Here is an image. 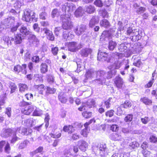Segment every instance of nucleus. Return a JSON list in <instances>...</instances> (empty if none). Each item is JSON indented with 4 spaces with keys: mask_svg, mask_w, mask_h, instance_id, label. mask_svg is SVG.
<instances>
[{
    "mask_svg": "<svg viewBox=\"0 0 157 157\" xmlns=\"http://www.w3.org/2000/svg\"><path fill=\"white\" fill-rule=\"evenodd\" d=\"M133 58H134L133 65L137 67L140 68L143 64L140 57L135 56L133 57Z\"/></svg>",
    "mask_w": 157,
    "mask_h": 157,
    "instance_id": "nucleus-17",
    "label": "nucleus"
},
{
    "mask_svg": "<svg viewBox=\"0 0 157 157\" xmlns=\"http://www.w3.org/2000/svg\"><path fill=\"white\" fill-rule=\"evenodd\" d=\"M44 150V148L42 146H40L35 150L33 151L32 153L33 155H35L38 153H42Z\"/></svg>",
    "mask_w": 157,
    "mask_h": 157,
    "instance_id": "nucleus-38",
    "label": "nucleus"
},
{
    "mask_svg": "<svg viewBox=\"0 0 157 157\" xmlns=\"http://www.w3.org/2000/svg\"><path fill=\"white\" fill-rule=\"evenodd\" d=\"M132 105L131 102L128 100H126L121 105V106L124 109H128L130 108Z\"/></svg>",
    "mask_w": 157,
    "mask_h": 157,
    "instance_id": "nucleus-31",
    "label": "nucleus"
},
{
    "mask_svg": "<svg viewBox=\"0 0 157 157\" xmlns=\"http://www.w3.org/2000/svg\"><path fill=\"white\" fill-rule=\"evenodd\" d=\"M59 48L57 47H53L51 48V52L54 56H56L59 52Z\"/></svg>",
    "mask_w": 157,
    "mask_h": 157,
    "instance_id": "nucleus-49",
    "label": "nucleus"
},
{
    "mask_svg": "<svg viewBox=\"0 0 157 157\" xmlns=\"http://www.w3.org/2000/svg\"><path fill=\"white\" fill-rule=\"evenodd\" d=\"M35 81L36 82H43L44 80L43 77L39 74H36L34 75Z\"/></svg>",
    "mask_w": 157,
    "mask_h": 157,
    "instance_id": "nucleus-42",
    "label": "nucleus"
},
{
    "mask_svg": "<svg viewBox=\"0 0 157 157\" xmlns=\"http://www.w3.org/2000/svg\"><path fill=\"white\" fill-rule=\"evenodd\" d=\"M58 98L59 100L62 103H65L67 101L68 99L64 92L60 93L59 94Z\"/></svg>",
    "mask_w": 157,
    "mask_h": 157,
    "instance_id": "nucleus-20",
    "label": "nucleus"
},
{
    "mask_svg": "<svg viewBox=\"0 0 157 157\" xmlns=\"http://www.w3.org/2000/svg\"><path fill=\"white\" fill-rule=\"evenodd\" d=\"M82 10L80 8H78L75 11V16L77 17H78L79 16L82 15Z\"/></svg>",
    "mask_w": 157,
    "mask_h": 157,
    "instance_id": "nucleus-50",
    "label": "nucleus"
},
{
    "mask_svg": "<svg viewBox=\"0 0 157 157\" xmlns=\"http://www.w3.org/2000/svg\"><path fill=\"white\" fill-rule=\"evenodd\" d=\"M35 88L36 89L40 94L43 95L44 94L45 90H46V86L43 84L36 85L34 86Z\"/></svg>",
    "mask_w": 157,
    "mask_h": 157,
    "instance_id": "nucleus-14",
    "label": "nucleus"
},
{
    "mask_svg": "<svg viewBox=\"0 0 157 157\" xmlns=\"http://www.w3.org/2000/svg\"><path fill=\"white\" fill-rule=\"evenodd\" d=\"M108 56V53L99 50L98 54V59L99 61L105 60Z\"/></svg>",
    "mask_w": 157,
    "mask_h": 157,
    "instance_id": "nucleus-12",
    "label": "nucleus"
},
{
    "mask_svg": "<svg viewBox=\"0 0 157 157\" xmlns=\"http://www.w3.org/2000/svg\"><path fill=\"white\" fill-rule=\"evenodd\" d=\"M133 119V115L132 114H128L124 117V120L126 122H131Z\"/></svg>",
    "mask_w": 157,
    "mask_h": 157,
    "instance_id": "nucleus-45",
    "label": "nucleus"
},
{
    "mask_svg": "<svg viewBox=\"0 0 157 157\" xmlns=\"http://www.w3.org/2000/svg\"><path fill=\"white\" fill-rule=\"evenodd\" d=\"M136 31V29H133L132 27H129L127 28L125 34L127 36L130 37Z\"/></svg>",
    "mask_w": 157,
    "mask_h": 157,
    "instance_id": "nucleus-32",
    "label": "nucleus"
},
{
    "mask_svg": "<svg viewBox=\"0 0 157 157\" xmlns=\"http://www.w3.org/2000/svg\"><path fill=\"white\" fill-rule=\"evenodd\" d=\"M140 35L138 31H136L131 36L129 37L131 40L133 42L138 41L140 39Z\"/></svg>",
    "mask_w": 157,
    "mask_h": 157,
    "instance_id": "nucleus-25",
    "label": "nucleus"
},
{
    "mask_svg": "<svg viewBox=\"0 0 157 157\" xmlns=\"http://www.w3.org/2000/svg\"><path fill=\"white\" fill-rule=\"evenodd\" d=\"M114 112L113 109L108 110L105 113V115L107 117H112L114 115Z\"/></svg>",
    "mask_w": 157,
    "mask_h": 157,
    "instance_id": "nucleus-47",
    "label": "nucleus"
},
{
    "mask_svg": "<svg viewBox=\"0 0 157 157\" xmlns=\"http://www.w3.org/2000/svg\"><path fill=\"white\" fill-rule=\"evenodd\" d=\"M78 147L79 149L82 152L86 151L88 146V143L84 140H80L78 142Z\"/></svg>",
    "mask_w": 157,
    "mask_h": 157,
    "instance_id": "nucleus-7",
    "label": "nucleus"
},
{
    "mask_svg": "<svg viewBox=\"0 0 157 157\" xmlns=\"http://www.w3.org/2000/svg\"><path fill=\"white\" fill-rule=\"evenodd\" d=\"M140 146L139 143L136 141H133L129 144V146L132 149H134L139 147Z\"/></svg>",
    "mask_w": 157,
    "mask_h": 157,
    "instance_id": "nucleus-37",
    "label": "nucleus"
},
{
    "mask_svg": "<svg viewBox=\"0 0 157 157\" xmlns=\"http://www.w3.org/2000/svg\"><path fill=\"white\" fill-rule=\"evenodd\" d=\"M19 31L21 34L25 36L30 35V34L32 33V32L28 29L27 27L25 26L21 27L19 29Z\"/></svg>",
    "mask_w": 157,
    "mask_h": 157,
    "instance_id": "nucleus-19",
    "label": "nucleus"
},
{
    "mask_svg": "<svg viewBox=\"0 0 157 157\" xmlns=\"http://www.w3.org/2000/svg\"><path fill=\"white\" fill-rule=\"evenodd\" d=\"M51 63V61L49 59H46L45 62L42 63L40 65V71L41 73H46L48 71V65Z\"/></svg>",
    "mask_w": 157,
    "mask_h": 157,
    "instance_id": "nucleus-6",
    "label": "nucleus"
},
{
    "mask_svg": "<svg viewBox=\"0 0 157 157\" xmlns=\"http://www.w3.org/2000/svg\"><path fill=\"white\" fill-rule=\"evenodd\" d=\"M36 13L33 11L29 10L25 11L22 16V20L27 22L31 21L33 22L37 21V18L36 17Z\"/></svg>",
    "mask_w": 157,
    "mask_h": 157,
    "instance_id": "nucleus-1",
    "label": "nucleus"
},
{
    "mask_svg": "<svg viewBox=\"0 0 157 157\" xmlns=\"http://www.w3.org/2000/svg\"><path fill=\"white\" fill-rule=\"evenodd\" d=\"M141 121L143 124H146L150 121V119L148 117H145L144 118H141Z\"/></svg>",
    "mask_w": 157,
    "mask_h": 157,
    "instance_id": "nucleus-58",
    "label": "nucleus"
},
{
    "mask_svg": "<svg viewBox=\"0 0 157 157\" xmlns=\"http://www.w3.org/2000/svg\"><path fill=\"white\" fill-rule=\"evenodd\" d=\"M121 62L118 60L115 61L113 64V66L115 69H119L121 66Z\"/></svg>",
    "mask_w": 157,
    "mask_h": 157,
    "instance_id": "nucleus-39",
    "label": "nucleus"
},
{
    "mask_svg": "<svg viewBox=\"0 0 157 157\" xmlns=\"http://www.w3.org/2000/svg\"><path fill=\"white\" fill-rule=\"evenodd\" d=\"M42 113L40 110L37 109H35L33 113V116H40L41 115Z\"/></svg>",
    "mask_w": 157,
    "mask_h": 157,
    "instance_id": "nucleus-62",
    "label": "nucleus"
},
{
    "mask_svg": "<svg viewBox=\"0 0 157 157\" xmlns=\"http://www.w3.org/2000/svg\"><path fill=\"white\" fill-rule=\"evenodd\" d=\"M82 114L83 117L86 119L89 118L92 116V112H91L84 111L82 113Z\"/></svg>",
    "mask_w": 157,
    "mask_h": 157,
    "instance_id": "nucleus-34",
    "label": "nucleus"
},
{
    "mask_svg": "<svg viewBox=\"0 0 157 157\" xmlns=\"http://www.w3.org/2000/svg\"><path fill=\"white\" fill-rule=\"evenodd\" d=\"M100 25L101 27H103L105 28H108L111 26L109 22L106 19L101 20L100 21Z\"/></svg>",
    "mask_w": 157,
    "mask_h": 157,
    "instance_id": "nucleus-22",
    "label": "nucleus"
},
{
    "mask_svg": "<svg viewBox=\"0 0 157 157\" xmlns=\"http://www.w3.org/2000/svg\"><path fill=\"white\" fill-rule=\"evenodd\" d=\"M88 133L89 132L88 131V129L86 128H84L82 130L81 134L83 137H86Z\"/></svg>",
    "mask_w": 157,
    "mask_h": 157,
    "instance_id": "nucleus-54",
    "label": "nucleus"
},
{
    "mask_svg": "<svg viewBox=\"0 0 157 157\" xmlns=\"http://www.w3.org/2000/svg\"><path fill=\"white\" fill-rule=\"evenodd\" d=\"M102 35L105 37H107L108 38L112 37V34L109 33V30H104L102 33Z\"/></svg>",
    "mask_w": 157,
    "mask_h": 157,
    "instance_id": "nucleus-43",
    "label": "nucleus"
},
{
    "mask_svg": "<svg viewBox=\"0 0 157 157\" xmlns=\"http://www.w3.org/2000/svg\"><path fill=\"white\" fill-rule=\"evenodd\" d=\"M23 38L21 33H17L14 36V37L12 38L11 40L14 41V44H20L22 43Z\"/></svg>",
    "mask_w": 157,
    "mask_h": 157,
    "instance_id": "nucleus-11",
    "label": "nucleus"
},
{
    "mask_svg": "<svg viewBox=\"0 0 157 157\" xmlns=\"http://www.w3.org/2000/svg\"><path fill=\"white\" fill-rule=\"evenodd\" d=\"M74 36H75L72 32L65 31L63 32L62 37L65 41L71 40L74 38Z\"/></svg>",
    "mask_w": 157,
    "mask_h": 157,
    "instance_id": "nucleus-8",
    "label": "nucleus"
},
{
    "mask_svg": "<svg viewBox=\"0 0 157 157\" xmlns=\"http://www.w3.org/2000/svg\"><path fill=\"white\" fill-rule=\"evenodd\" d=\"M2 40L4 41V44L8 46L12 44L11 39H10L8 36H5L2 37Z\"/></svg>",
    "mask_w": 157,
    "mask_h": 157,
    "instance_id": "nucleus-30",
    "label": "nucleus"
},
{
    "mask_svg": "<svg viewBox=\"0 0 157 157\" xmlns=\"http://www.w3.org/2000/svg\"><path fill=\"white\" fill-rule=\"evenodd\" d=\"M63 131L65 132H67L68 134H71L75 130L74 127L71 125H66L63 126Z\"/></svg>",
    "mask_w": 157,
    "mask_h": 157,
    "instance_id": "nucleus-16",
    "label": "nucleus"
},
{
    "mask_svg": "<svg viewBox=\"0 0 157 157\" xmlns=\"http://www.w3.org/2000/svg\"><path fill=\"white\" fill-rule=\"evenodd\" d=\"M112 98H109L108 99L104 102V104L107 109H109L110 107V102Z\"/></svg>",
    "mask_w": 157,
    "mask_h": 157,
    "instance_id": "nucleus-61",
    "label": "nucleus"
},
{
    "mask_svg": "<svg viewBox=\"0 0 157 157\" xmlns=\"http://www.w3.org/2000/svg\"><path fill=\"white\" fill-rule=\"evenodd\" d=\"M119 127L116 124H112L110 126V129L113 132H117L119 130Z\"/></svg>",
    "mask_w": 157,
    "mask_h": 157,
    "instance_id": "nucleus-44",
    "label": "nucleus"
},
{
    "mask_svg": "<svg viewBox=\"0 0 157 157\" xmlns=\"http://www.w3.org/2000/svg\"><path fill=\"white\" fill-rule=\"evenodd\" d=\"M86 29V26L85 25L82 24L77 27L74 29V32L78 36L80 35L85 32Z\"/></svg>",
    "mask_w": 157,
    "mask_h": 157,
    "instance_id": "nucleus-9",
    "label": "nucleus"
},
{
    "mask_svg": "<svg viewBox=\"0 0 157 157\" xmlns=\"http://www.w3.org/2000/svg\"><path fill=\"white\" fill-rule=\"evenodd\" d=\"M30 104L29 102L23 100L19 103V106L21 107H25L26 106H27L28 105H30Z\"/></svg>",
    "mask_w": 157,
    "mask_h": 157,
    "instance_id": "nucleus-60",
    "label": "nucleus"
},
{
    "mask_svg": "<svg viewBox=\"0 0 157 157\" xmlns=\"http://www.w3.org/2000/svg\"><path fill=\"white\" fill-rule=\"evenodd\" d=\"M141 152L144 157H149L151 154V152L147 150H142Z\"/></svg>",
    "mask_w": 157,
    "mask_h": 157,
    "instance_id": "nucleus-51",
    "label": "nucleus"
},
{
    "mask_svg": "<svg viewBox=\"0 0 157 157\" xmlns=\"http://www.w3.org/2000/svg\"><path fill=\"white\" fill-rule=\"evenodd\" d=\"M95 8L93 6L90 5L87 6L86 9V11L89 13H91L94 12Z\"/></svg>",
    "mask_w": 157,
    "mask_h": 157,
    "instance_id": "nucleus-40",
    "label": "nucleus"
},
{
    "mask_svg": "<svg viewBox=\"0 0 157 157\" xmlns=\"http://www.w3.org/2000/svg\"><path fill=\"white\" fill-rule=\"evenodd\" d=\"M28 37L29 41L31 44H37L39 42V40L36 37V36L34 35L30 34V35H29Z\"/></svg>",
    "mask_w": 157,
    "mask_h": 157,
    "instance_id": "nucleus-18",
    "label": "nucleus"
},
{
    "mask_svg": "<svg viewBox=\"0 0 157 157\" xmlns=\"http://www.w3.org/2000/svg\"><path fill=\"white\" fill-rule=\"evenodd\" d=\"M47 82L50 84H52L55 82L54 78L53 76L51 74H47L46 75Z\"/></svg>",
    "mask_w": 157,
    "mask_h": 157,
    "instance_id": "nucleus-33",
    "label": "nucleus"
},
{
    "mask_svg": "<svg viewBox=\"0 0 157 157\" xmlns=\"http://www.w3.org/2000/svg\"><path fill=\"white\" fill-rule=\"evenodd\" d=\"M73 27V25L71 21L67 20L63 22L62 25V28L66 30H70Z\"/></svg>",
    "mask_w": 157,
    "mask_h": 157,
    "instance_id": "nucleus-13",
    "label": "nucleus"
},
{
    "mask_svg": "<svg viewBox=\"0 0 157 157\" xmlns=\"http://www.w3.org/2000/svg\"><path fill=\"white\" fill-rule=\"evenodd\" d=\"M81 54L83 56H87L88 55V50L85 49H82L81 51Z\"/></svg>",
    "mask_w": 157,
    "mask_h": 157,
    "instance_id": "nucleus-63",
    "label": "nucleus"
},
{
    "mask_svg": "<svg viewBox=\"0 0 157 157\" xmlns=\"http://www.w3.org/2000/svg\"><path fill=\"white\" fill-rule=\"evenodd\" d=\"M59 12L58 9L56 8L53 9L52 12V16L53 18L55 17L57 14H59Z\"/></svg>",
    "mask_w": 157,
    "mask_h": 157,
    "instance_id": "nucleus-59",
    "label": "nucleus"
},
{
    "mask_svg": "<svg viewBox=\"0 0 157 157\" xmlns=\"http://www.w3.org/2000/svg\"><path fill=\"white\" fill-rule=\"evenodd\" d=\"M46 90L45 91V94L48 95L49 94H54L56 91V89L54 88H51L49 86L46 87Z\"/></svg>",
    "mask_w": 157,
    "mask_h": 157,
    "instance_id": "nucleus-28",
    "label": "nucleus"
},
{
    "mask_svg": "<svg viewBox=\"0 0 157 157\" xmlns=\"http://www.w3.org/2000/svg\"><path fill=\"white\" fill-rule=\"evenodd\" d=\"M111 137V139L115 141H119L121 140L122 138L121 132H117L116 133H113Z\"/></svg>",
    "mask_w": 157,
    "mask_h": 157,
    "instance_id": "nucleus-23",
    "label": "nucleus"
},
{
    "mask_svg": "<svg viewBox=\"0 0 157 157\" xmlns=\"http://www.w3.org/2000/svg\"><path fill=\"white\" fill-rule=\"evenodd\" d=\"M65 45L67 48L68 51L71 52H75L81 48H78L77 46V43L75 41L67 42Z\"/></svg>",
    "mask_w": 157,
    "mask_h": 157,
    "instance_id": "nucleus-4",
    "label": "nucleus"
},
{
    "mask_svg": "<svg viewBox=\"0 0 157 157\" xmlns=\"http://www.w3.org/2000/svg\"><path fill=\"white\" fill-rule=\"evenodd\" d=\"M99 22L98 19H97L95 17H93L90 20L89 25L90 28H93L95 25Z\"/></svg>",
    "mask_w": 157,
    "mask_h": 157,
    "instance_id": "nucleus-27",
    "label": "nucleus"
},
{
    "mask_svg": "<svg viewBox=\"0 0 157 157\" xmlns=\"http://www.w3.org/2000/svg\"><path fill=\"white\" fill-rule=\"evenodd\" d=\"M154 82V79L153 78L150 80L146 84L144 87L146 88H148L151 87Z\"/></svg>",
    "mask_w": 157,
    "mask_h": 157,
    "instance_id": "nucleus-52",
    "label": "nucleus"
},
{
    "mask_svg": "<svg viewBox=\"0 0 157 157\" xmlns=\"http://www.w3.org/2000/svg\"><path fill=\"white\" fill-rule=\"evenodd\" d=\"M11 109L10 107H7L6 109L5 113L7 114L8 117H10L11 115Z\"/></svg>",
    "mask_w": 157,
    "mask_h": 157,
    "instance_id": "nucleus-56",
    "label": "nucleus"
},
{
    "mask_svg": "<svg viewBox=\"0 0 157 157\" xmlns=\"http://www.w3.org/2000/svg\"><path fill=\"white\" fill-rule=\"evenodd\" d=\"M117 44L115 42L112 40L110 41L109 42L108 48L110 50H113L116 47Z\"/></svg>",
    "mask_w": 157,
    "mask_h": 157,
    "instance_id": "nucleus-35",
    "label": "nucleus"
},
{
    "mask_svg": "<svg viewBox=\"0 0 157 157\" xmlns=\"http://www.w3.org/2000/svg\"><path fill=\"white\" fill-rule=\"evenodd\" d=\"M140 101L146 105H150L152 103V100L146 97L141 98Z\"/></svg>",
    "mask_w": 157,
    "mask_h": 157,
    "instance_id": "nucleus-21",
    "label": "nucleus"
},
{
    "mask_svg": "<svg viewBox=\"0 0 157 157\" xmlns=\"http://www.w3.org/2000/svg\"><path fill=\"white\" fill-rule=\"evenodd\" d=\"M4 148L5 152L7 154H9L10 153L11 147L10 144L8 141L6 140H2L0 141V152H2Z\"/></svg>",
    "mask_w": 157,
    "mask_h": 157,
    "instance_id": "nucleus-3",
    "label": "nucleus"
},
{
    "mask_svg": "<svg viewBox=\"0 0 157 157\" xmlns=\"http://www.w3.org/2000/svg\"><path fill=\"white\" fill-rule=\"evenodd\" d=\"M94 4L97 6L100 7H102L103 5V3L101 0H95Z\"/></svg>",
    "mask_w": 157,
    "mask_h": 157,
    "instance_id": "nucleus-53",
    "label": "nucleus"
},
{
    "mask_svg": "<svg viewBox=\"0 0 157 157\" xmlns=\"http://www.w3.org/2000/svg\"><path fill=\"white\" fill-rule=\"evenodd\" d=\"M94 71L91 69H88L86 72L85 76L86 78L91 77Z\"/></svg>",
    "mask_w": 157,
    "mask_h": 157,
    "instance_id": "nucleus-55",
    "label": "nucleus"
},
{
    "mask_svg": "<svg viewBox=\"0 0 157 157\" xmlns=\"http://www.w3.org/2000/svg\"><path fill=\"white\" fill-rule=\"evenodd\" d=\"M113 82L114 86L118 89H122L125 87L123 79L119 75L114 78Z\"/></svg>",
    "mask_w": 157,
    "mask_h": 157,
    "instance_id": "nucleus-2",
    "label": "nucleus"
},
{
    "mask_svg": "<svg viewBox=\"0 0 157 157\" xmlns=\"http://www.w3.org/2000/svg\"><path fill=\"white\" fill-rule=\"evenodd\" d=\"M151 143L156 144L157 143V137L154 135H151L149 138Z\"/></svg>",
    "mask_w": 157,
    "mask_h": 157,
    "instance_id": "nucleus-46",
    "label": "nucleus"
},
{
    "mask_svg": "<svg viewBox=\"0 0 157 157\" xmlns=\"http://www.w3.org/2000/svg\"><path fill=\"white\" fill-rule=\"evenodd\" d=\"M52 132L49 134L51 137L54 138L58 139L61 137L62 134L59 131L55 132V130H52Z\"/></svg>",
    "mask_w": 157,
    "mask_h": 157,
    "instance_id": "nucleus-26",
    "label": "nucleus"
},
{
    "mask_svg": "<svg viewBox=\"0 0 157 157\" xmlns=\"http://www.w3.org/2000/svg\"><path fill=\"white\" fill-rule=\"evenodd\" d=\"M21 113L24 115H29L34 111V107L32 106H26L21 109Z\"/></svg>",
    "mask_w": 157,
    "mask_h": 157,
    "instance_id": "nucleus-10",
    "label": "nucleus"
},
{
    "mask_svg": "<svg viewBox=\"0 0 157 157\" xmlns=\"http://www.w3.org/2000/svg\"><path fill=\"white\" fill-rule=\"evenodd\" d=\"M146 8L143 6H140L138 8L135 10L136 12L138 14H140L146 11Z\"/></svg>",
    "mask_w": 157,
    "mask_h": 157,
    "instance_id": "nucleus-41",
    "label": "nucleus"
},
{
    "mask_svg": "<svg viewBox=\"0 0 157 157\" xmlns=\"http://www.w3.org/2000/svg\"><path fill=\"white\" fill-rule=\"evenodd\" d=\"M32 61L36 63H39L40 61V59L39 56H33L32 58Z\"/></svg>",
    "mask_w": 157,
    "mask_h": 157,
    "instance_id": "nucleus-57",
    "label": "nucleus"
},
{
    "mask_svg": "<svg viewBox=\"0 0 157 157\" xmlns=\"http://www.w3.org/2000/svg\"><path fill=\"white\" fill-rule=\"evenodd\" d=\"M9 86L10 89V94H12L15 92L17 89V87L16 85L14 82H10L9 84Z\"/></svg>",
    "mask_w": 157,
    "mask_h": 157,
    "instance_id": "nucleus-29",
    "label": "nucleus"
},
{
    "mask_svg": "<svg viewBox=\"0 0 157 157\" xmlns=\"http://www.w3.org/2000/svg\"><path fill=\"white\" fill-rule=\"evenodd\" d=\"M19 91L21 93H23L28 90V87L26 84L20 83L18 85Z\"/></svg>",
    "mask_w": 157,
    "mask_h": 157,
    "instance_id": "nucleus-24",
    "label": "nucleus"
},
{
    "mask_svg": "<svg viewBox=\"0 0 157 157\" xmlns=\"http://www.w3.org/2000/svg\"><path fill=\"white\" fill-rule=\"evenodd\" d=\"M108 151V148L105 145H101L99 147V154L100 156H105L107 154Z\"/></svg>",
    "mask_w": 157,
    "mask_h": 157,
    "instance_id": "nucleus-15",
    "label": "nucleus"
},
{
    "mask_svg": "<svg viewBox=\"0 0 157 157\" xmlns=\"http://www.w3.org/2000/svg\"><path fill=\"white\" fill-rule=\"evenodd\" d=\"M80 136L77 133L73 134L70 137V139L71 140H75L79 139L80 138Z\"/></svg>",
    "mask_w": 157,
    "mask_h": 157,
    "instance_id": "nucleus-48",
    "label": "nucleus"
},
{
    "mask_svg": "<svg viewBox=\"0 0 157 157\" xmlns=\"http://www.w3.org/2000/svg\"><path fill=\"white\" fill-rule=\"evenodd\" d=\"M33 132L32 129L30 128H24L22 131V133L24 135L27 136L30 135Z\"/></svg>",
    "mask_w": 157,
    "mask_h": 157,
    "instance_id": "nucleus-36",
    "label": "nucleus"
},
{
    "mask_svg": "<svg viewBox=\"0 0 157 157\" xmlns=\"http://www.w3.org/2000/svg\"><path fill=\"white\" fill-rule=\"evenodd\" d=\"M148 147V144L146 141L144 142L141 146V147L143 150H146Z\"/></svg>",
    "mask_w": 157,
    "mask_h": 157,
    "instance_id": "nucleus-64",
    "label": "nucleus"
},
{
    "mask_svg": "<svg viewBox=\"0 0 157 157\" xmlns=\"http://www.w3.org/2000/svg\"><path fill=\"white\" fill-rule=\"evenodd\" d=\"M26 67L27 65L26 64H22L21 66L17 64L14 66L13 70L18 73L21 72L23 74L26 75L27 73Z\"/></svg>",
    "mask_w": 157,
    "mask_h": 157,
    "instance_id": "nucleus-5",
    "label": "nucleus"
}]
</instances>
